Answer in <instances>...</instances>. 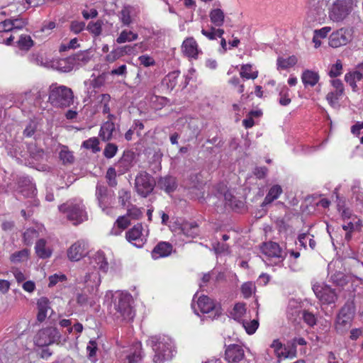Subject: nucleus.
<instances>
[{"label": "nucleus", "mask_w": 363, "mask_h": 363, "mask_svg": "<svg viewBox=\"0 0 363 363\" xmlns=\"http://www.w3.org/2000/svg\"><path fill=\"white\" fill-rule=\"evenodd\" d=\"M147 344L152 349L155 354L152 357L154 363H163L172 359L176 352L172 339L164 335L150 336Z\"/></svg>", "instance_id": "1"}, {"label": "nucleus", "mask_w": 363, "mask_h": 363, "mask_svg": "<svg viewBox=\"0 0 363 363\" xmlns=\"http://www.w3.org/2000/svg\"><path fill=\"white\" fill-rule=\"evenodd\" d=\"M48 102L57 108H67L74 103V94L72 90L64 85L52 84L48 89Z\"/></svg>", "instance_id": "2"}, {"label": "nucleus", "mask_w": 363, "mask_h": 363, "mask_svg": "<svg viewBox=\"0 0 363 363\" xmlns=\"http://www.w3.org/2000/svg\"><path fill=\"white\" fill-rule=\"evenodd\" d=\"M59 210L65 214L73 225H79L88 219L85 206L82 201L70 200L59 206Z\"/></svg>", "instance_id": "3"}, {"label": "nucleus", "mask_w": 363, "mask_h": 363, "mask_svg": "<svg viewBox=\"0 0 363 363\" xmlns=\"http://www.w3.org/2000/svg\"><path fill=\"white\" fill-rule=\"evenodd\" d=\"M196 295L197 294L194 295L193 298V303L191 304V307L196 315H199V313L196 306H197L198 309L202 313L207 314L208 315L206 318H208L211 320H214L215 318H217L221 315L222 310L218 303L216 302L210 297L203 295L199 296L196 301V303H195L194 298L196 296Z\"/></svg>", "instance_id": "4"}, {"label": "nucleus", "mask_w": 363, "mask_h": 363, "mask_svg": "<svg viewBox=\"0 0 363 363\" xmlns=\"http://www.w3.org/2000/svg\"><path fill=\"white\" fill-rule=\"evenodd\" d=\"M109 295L114 298V308L118 313L117 317H121L125 320H132L135 315V313L130 303L131 296L127 294L119 292H116L114 295L111 292L106 294V296Z\"/></svg>", "instance_id": "5"}, {"label": "nucleus", "mask_w": 363, "mask_h": 363, "mask_svg": "<svg viewBox=\"0 0 363 363\" xmlns=\"http://www.w3.org/2000/svg\"><path fill=\"white\" fill-rule=\"evenodd\" d=\"M261 251L265 256L263 260L267 265H279L285 258V253L279 245L274 242L264 243L261 247Z\"/></svg>", "instance_id": "6"}, {"label": "nucleus", "mask_w": 363, "mask_h": 363, "mask_svg": "<svg viewBox=\"0 0 363 363\" xmlns=\"http://www.w3.org/2000/svg\"><path fill=\"white\" fill-rule=\"evenodd\" d=\"M352 3L350 0H336L331 5L328 16L333 22L343 21L352 11Z\"/></svg>", "instance_id": "7"}, {"label": "nucleus", "mask_w": 363, "mask_h": 363, "mask_svg": "<svg viewBox=\"0 0 363 363\" xmlns=\"http://www.w3.org/2000/svg\"><path fill=\"white\" fill-rule=\"evenodd\" d=\"M155 184L152 175L145 171L139 172L135 179L136 191L143 197H147L153 191Z\"/></svg>", "instance_id": "8"}, {"label": "nucleus", "mask_w": 363, "mask_h": 363, "mask_svg": "<svg viewBox=\"0 0 363 363\" xmlns=\"http://www.w3.org/2000/svg\"><path fill=\"white\" fill-rule=\"evenodd\" d=\"M95 195L99 206L101 208L102 211L107 215H111L113 213L111 205L113 195L108 191L107 187L104 184L97 183Z\"/></svg>", "instance_id": "9"}, {"label": "nucleus", "mask_w": 363, "mask_h": 363, "mask_svg": "<svg viewBox=\"0 0 363 363\" xmlns=\"http://www.w3.org/2000/svg\"><path fill=\"white\" fill-rule=\"evenodd\" d=\"M60 338V334L54 327H47L40 330L34 337V342L38 347L52 345Z\"/></svg>", "instance_id": "10"}, {"label": "nucleus", "mask_w": 363, "mask_h": 363, "mask_svg": "<svg viewBox=\"0 0 363 363\" xmlns=\"http://www.w3.org/2000/svg\"><path fill=\"white\" fill-rule=\"evenodd\" d=\"M352 40V30L348 28H342L331 33L329 37L328 44L330 47L337 48L347 45Z\"/></svg>", "instance_id": "11"}, {"label": "nucleus", "mask_w": 363, "mask_h": 363, "mask_svg": "<svg viewBox=\"0 0 363 363\" xmlns=\"http://www.w3.org/2000/svg\"><path fill=\"white\" fill-rule=\"evenodd\" d=\"M143 227L141 223L135 225L125 233L127 240L137 247H142L147 241V234L143 233Z\"/></svg>", "instance_id": "12"}, {"label": "nucleus", "mask_w": 363, "mask_h": 363, "mask_svg": "<svg viewBox=\"0 0 363 363\" xmlns=\"http://www.w3.org/2000/svg\"><path fill=\"white\" fill-rule=\"evenodd\" d=\"M353 311L350 306H344L339 312L335 328L338 333H343L348 328H350L352 318Z\"/></svg>", "instance_id": "13"}, {"label": "nucleus", "mask_w": 363, "mask_h": 363, "mask_svg": "<svg viewBox=\"0 0 363 363\" xmlns=\"http://www.w3.org/2000/svg\"><path fill=\"white\" fill-rule=\"evenodd\" d=\"M87 254V243L80 240L72 244L67 250V257L71 261H79Z\"/></svg>", "instance_id": "14"}, {"label": "nucleus", "mask_w": 363, "mask_h": 363, "mask_svg": "<svg viewBox=\"0 0 363 363\" xmlns=\"http://www.w3.org/2000/svg\"><path fill=\"white\" fill-rule=\"evenodd\" d=\"M313 289L317 298L323 303H334L337 298L334 290L328 286H314Z\"/></svg>", "instance_id": "15"}, {"label": "nucleus", "mask_w": 363, "mask_h": 363, "mask_svg": "<svg viewBox=\"0 0 363 363\" xmlns=\"http://www.w3.org/2000/svg\"><path fill=\"white\" fill-rule=\"evenodd\" d=\"M244 350L239 345L232 344L225 349V359L228 362L238 363L244 358Z\"/></svg>", "instance_id": "16"}, {"label": "nucleus", "mask_w": 363, "mask_h": 363, "mask_svg": "<svg viewBox=\"0 0 363 363\" xmlns=\"http://www.w3.org/2000/svg\"><path fill=\"white\" fill-rule=\"evenodd\" d=\"M182 51L189 57L197 59L201 51L198 48V44L192 37L187 38L182 43Z\"/></svg>", "instance_id": "17"}, {"label": "nucleus", "mask_w": 363, "mask_h": 363, "mask_svg": "<svg viewBox=\"0 0 363 363\" xmlns=\"http://www.w3.org/2000/svg\"><path fill=\"white\" fill-rule=\"evenodd\" d=\"M97 291H83L79 293L77 296V302L82 306H93L98 301Z\"/></svg>", "instance_id": "18"}, {"label": "nucleus", "mask_w": 363, "mask_h": 363, "mask_svg": "<svg viewBox=\"0 0 363 363\" xmlns=\"http://www.w3.org/2000/svg\"><path fill=\"white\" fill-rule=\"evenodd\" d=\"M173 246L168 242H160L152 250V257L154 259L168 257L172 252Z\"/></svg>", "instance_id": "19"}, {"label": "nucleus", "mask_w": 363, "mask_h": 363, "mask_svg": "<svg viewBox=\"0 0 363 363\" xmlns=\"http://www.w3.org/2000/svg\"><path fill=\"white\" fill-rule=\"evenodd\" d=\"M91 263L94 267L98 268L104 272H106L108 269V263L105 257V254L102 251L96 252L91 257Z\"/></svg>", "instance_id": "20"}, {"label": "nucleus", "mask_w": 363, "mask_h": 363, "mask_svg": "<svg viewBox=\"0 0 363 363\" xmlns=\"http://www.w3.org/2000/svg\"><path fill=\"white\" fill-rule=\"evenodd\" d=\"M37 306L38 309L37 320L40 323L43 322L48 315L49 311H52L50 306L49 300L45 297H41L37 303Z\"/></svg>", "instance_id": "21"}, {"label": "nucleus", "mask_w": 363, "mask_h": 363, "mask_svg": "<svg viewBox=\"0 0 363 363\" xmlns=\"http://www.w3.org/2000/svg\"><path fill=\"white\" fill-rule=\"evenodd\" d=\"M115 129L113 122L110 121H106L101 125L99 135L103 141H109L113 138Z\"/></svg>", "instance_id": "22"}, {"label": "nucleus", "mask_w": 363, "mask_h": 363, "mask_svg": "<svg viewBox=\"0 0 363 363\" xmlns=\"http://www.w3.org/2000/svg\"><path fill=\"white\" fill-rule=\"evenodd\" d=\"M323 14V9L322 6L319 5V2L316 3L314 0L311 1L307 11V17L310 21L320 20Z\"/></svg>", "instance_id": "23"}, {"label": "nucleus", "mask_w": 363, "mask_h": 363, "mask_svg": "<svg viewBox=\"0 0 363 363\" xmlns=\"http://www.w3.org/2000/svg\"><path fill=\"white\" fill-rule=\"evenodd\" d=\"M320 76L318 73L310 69H306L301 74V81L305 87L314 86L318 82Z\"/></svg>", "instance_id": "24"}, {"label": "nucleus", "mask_w": 363, "mask_h": 363, "mask_svg": "<svg viewBox=\"0 0 363 363\" xmlns=\"http://www.w3.org/2000/svg\"><path fill=\"white\" fill-rule=\"evenodd\" d=\"M282 194V189L281 186L275 184L272 186L267 194L266 195L263 202L261 204V207L264 208L266 206L272 203L274 200L277 199L279 196Z\"/></svg>", "instance_id": "25"}, {"label": "nucleus", "mask_w": 363, "mask_h": 363, "mask_svg": "<svg viewBox=\"0 0 363 363\" xmlns=\"http://www.w3.org/2000/svg\"><path fill=\"white\" fill-rule=\"evenodd\" d=\"M158 186L166 192L174 191L177 186L176 179L172 176L160 177L157 182Z\"/></svg>", "instance_id": "26"}, {"label": "nucleus", "mask_w": 363, "mask_h": 363, "mask_svg": "<svg viewBox=\"0 0 363 363\" xmlns=\"http://www.w3.org/2000/svg\"><path fill=\"white\" fill-rule=\"evenodd\" d=\"M342 229L346 231L345 240L349 241L352 238V232L361 230V220L357 217H354L352 220L342 225Z\"/></svg>", "instance_id": "27"}, {"label": "nucleus", "mask_w": 363, "mask_h": 363, "mask_svg": "<svg viewBox=\"0 0 363 363\" xmlns=\"http://www.w3.org/2000/svg\"><path fill=\"white\" fill-rule=\"evenodd\" d=\"M84 281L88 286L91 288L92 291H97V287L101 283V278L99 273L94 270L90 273L86 274L84 278Z\"/></svg>", "instance_id": "28"}, {"label": "nucleus", "mask_w": 363, "mask_h": 363, "mask_svg": "<svg viewBox=\"0 0 363 363\" xmlns=\"http://www.w3.org/2000/svg\"><path fill=\"white\" fill-rule=\"evenodd\" d=\"M181 231L186 238H196L199 235V228L195 223H183Z\"/></svg>", "instance_id": "29"}, {"label": "nucleus", "mask_w": 363, "mask_h": 363, "mask_svg": "<svg viewBox=\"0 0 363 363\" xmlns=\"http://www.w3.org/2000/svg\"><path fill=\"white\" fill-rule=\"evenodd\" d=\"M57 67L59 70L64 72L72 71L73 69L76 68L74 57H72L71 55L68 57L60 60L57 62Z\"/></svg>", "instance_id": "30"}, {"label": "nucleus", "mask_w": 363, "mask_h": 363, "mask_svg": "<svg viewBox=\"0 0 363 363\" xmlns=\"http://www.w3.org/2000/svg\"><path fill=\"white\" fill-rule=\"evenodd\" d=\"M133 156L130 154H124L118 160L117 166L121 174H124L132 167Z\"/></svg>", "instance_id": "31"}, {"label": "nucleus", "mask_w": 363, "mask_h": 363, "mask_svg": "<svg viewBox=\"0 0 363 363\" xmlns=\"http://www.w3.org/2000/svg\"><path fill=\"white\" fill-rule=\"evenodd\" d=\"M46 241L44 239H40L35 245V249L37 255L43 259L50 257L52 252L49 248H46Z\"/></svg>", "instance_id": "32"}, {"label": "nucleus", "mask_w": 363, "mask_h": 363, "mask_svg": "<svg viewBox=\"0 0 363 363\" xmlns=\"http://www.w3.org/2000/svg\"><path fill=\"white\" fill-rule=\"evenodd\" d=\"M211 22L216 26L220 27L224 23V13L220 9H215L211 11L209 13Z\"/></svg>", "instance_id": "33"}, {"label": "nucleus", "mask_w": 363, "mask_h": 363, "mask_svg": "<svg viewBox=\"0 0 363 363\" xmlns=\"http://www.w3.org/2000/svg\"><path fill=\"white\" fill-rule=\"evenodd\" d=\"M297 62V58L294 56H290L287 58L278 57L277 65V69H286L295 65Z\"/></svg>", "instance_id": "34"}, {"label": "nucleus", "mask_w": 363, "mask_h": 363, "mask_svg": "<svg viewBox=\"0 0 363 363\" xmlns=\"http://www.w3.org/2000/svg\"><path fill=\"white\" fill-rule=\"evenodd\" d=\"M225 205L231 208L238 209L243 205L242 202L238 200L230 192L226 191L224 194Z\"/></svg>", "instance_id": "35"}, {"label": "nucleus", "mask_w": 363, "mask_h": 363, "mask_svg": "<svg viewBox=\"0 0 363 363\" xmlns=\"http://www.w3.org/2000/svg\"><path fill=\"white\" fill-rule=\"evenodd\" d=\"M138 35L130 30H123L119 36L116 39V42L119 44L124 43L126 42H131L137 40Z\"/></svg>", "instance_id": "36"}, {"label": "nucleus", "mask_w": 363, "mask_h": 363, "mask_svg": "<svg viewBox=\"0 0 363 363\" xmlns=\"http://www.w3.org/2000/svg\"><path fill=\"white\" fill-rule=\"evenodd\" d=\"M245 312V304L242 303H238L234 306L232 311L230 312V315L234 320L240 321Z\"/></svg>", "instance_id": "37"}, {"label": "nucleus", "mask_w": 363, "mask_h": 363, "mask_svg": "<svg viewBox=\"0 0 363 363\" xmlns=\"http://www.w3.org/2000/svg\"><path fill=\"white\" fill-rule=\"evenodd\" d=\"M297 303L295 301H290L287 308V316L289 319L295 320L300 313H301Z\"/></svg>", "instance_id": "38"}, {"label": "nucleus", "mask_w": 363, "mask_h": 363, "mask_svg": "<svg viewBox=\"0 0 363 363\" xmlns=\"http://www.w3.org/2000/svg\"><path fill=\"white\" fill-rule=\"evenodd\" d=\"M143 359L141 345L136 347L135 350L126 357L128 363H141Z\"/></svg>", "instance_id": "39"}, {"label": "nucleus", "mask_w": 363, "mask_h": 363, "mask_svg": "<svg viewBox=\"0 0 363 363\" xmlns=\"http://www.w3.org/2000/svg\"><path fill=\"white\" fill-rule=\"evenodd\" d=\"M59 157L64 164H72L74 157L66 146H63L59 153Z\"/></svg>", "instance_id": "40"}, {"label": "nucleus", "mask_w": 363, "mask_h": 363, "mask_svg": "<svg viewBox=\"0 0 363 363\" xmlns=\"http://www.w3.org/2000/svg\"><path fill=\"white\" fill-rule=\"evenodd\" d=\"M352 191L355 200L359 202L360 206H363V188L361 186L359 182L355 181L354 182Z\"/></svg>", "instance_id": "41"}, {"label": "nucleus", "mask_w": 363, "mask_h": 363, "mask_svg": "<svg viewBox=\"0 0 363 363\" xmlns=\"http://www.w3.org/2000/svg\"><path fill=\"white\" fill-rule=\"evenodd\" d=\"M16 43L21 50H28L33 46V41L30 35H21Z\"/></svg>", "instance_id": "42"}, {"label": "nucleus", "mask_w": 363, "mask_h": 363, "mask_svg": "<svg viewBox=\"0 0 363 363\" xmlns=\"http://www.w3.org/2000/svg\"><path fill=\"white\" fill-rule=\"evenodd\" d=\"M252 71V65L250 64L243 65L241 66L240 70V76L242 78H245L247 79H255L258 77V72L255 71L251 72Z\"/></svg>", "instance_id": "43"}, {"label": "nucleus", "mask_w": 363, "mask_h": 363, "mask_svg": "<svg viewBox=\"0 0 363 363\" xmlns=\"http://www.w3.org/2000/svg\"><path fill=\"white\" fill-rule=\"evenodd\" d=\"M82 146L86 149L91 150L94 153L100 151L99 139L95 137L84 141Z\"/></svg>", "instance_id": "44"}, {"label": "nucleus", "mask_w": 363, "mask_h": 363, "mask_svg": "<svg viewBox=\"0 0 363 363\" xmlns=\"http://www.w3.org/2000/svg\"><path fill=\"white\" fill-rule=\"evenodd\" d=\"M289 89L283 85L279 89V102L281 106H287L291 103V99L289 96Z\"/></svg>", "instance_id": "45"}, {"label": "nucleus", "mask_w": 363, "mask_h": 363, "mask_svg": "<svg viewBox=\"0 0 363 363\" xmlns=\"http://www.w3.org/2000/svg\"><path fill=\"white\" fill-rule=\"evenodd\" d=\"M29 251L27 249L16 252L11 255V261L12 262H21L26 260L28 257Z\"/></svg>", "instance_id": "46"}, {"label": "nucleus", "mask_w": 363, "mask_h": 363, "mask_svg": "<svg viewBox=\"0 0 363 363\" xmlns=\"http://www.w3.org/2000/svg\"><path fill=\"white\" fill-rule=\"evenodd\" d=\"M38 237V233L33 228L27 229L23 233V240L26 245H31L33 240Z\"/></svg>", "instance_id": "47"}, {"label": "nucleus", "mask_w": 363, "mask_h": 363, "mask_svg": "<svg viewBox=\"0 0 363 363\" xmlns=\"http://www.w3.org/2000/svg\"><path fill=\"white\" fill-rule=\"evenodd\" d=\"M103 22L98 20L96 22H89L87 26V30L96 36L101 35L102 31Z\"/></svg>", "instance_id": "48"}, {"label": "nucleus", "mask_w": 363, "mask_h": 363, "mask_svg": "<svg viewBox=\"0 0 363 363\" xmlns=\"http://www.w3.org/2000/svg\"><path fill=\"white\" fill-rule=\"evenodd\" d=\"M101 98L100 101L102 104V113H108V118H111L113 115L110 114V107H109V101L111 100V96L109 94H103L99 96Z\"/></svg>", "instance_id": "49"}, {"label": "nucleus", "mask_w": 363, "mask_h": 363, "mask_svg": "<svg viewBox=\"0 0 363 363\" xmlns=\"http://www.w3.org/2000/svg\"><path fill=\"white\" fill-rule=\"evenodd\" d=\"M298 239L300 245L305 248L307 246V243H308L310 247L312 250H313L315 247V241L313 238H309V235L306 233H302L299 235Z\"/></svg>", "instance_id": "50"}, {"label": "nucleus", "mask_w": 363, "mask_h": 363, "mask_svg": "<svg viewBox=\"0 0 363 363\" xmlns=\"http://www.w3.org/2000/svg\"><path fill=\"white\" fill-rule=\"evenodd\" d=\"M242 326L245 328L247 334L252 335L258 328L259 322L255 319L250 321L242 320Z\"/></svg>", "instance_id": "51"}, {"label": "nucleus", "mask_w": 363, "mask_h": 363, "mask_svg": "<svg viewBox=\"0 0 363 363\" xmlns=\"http://www.w3.org/2000/svg\"><path fill=\"white\" fill-rule=\"evenodd\" d=\"M342 72V64L340 60H337L334 65H332L328 74L330 77H337L341 75Z\"/></svg>", "instance_id": "52"}, {"label": "nucleus", "mask_w": 363, "mask_h": 363, "mask_svg": "<svg viewBox=\"0 0 363 363\" xmlns=\"http://www.w3.org/2000/svg\"><path fill=\"white\" fill-rule=\"evenodd\" d=\"M302 318L303 321L311 327L314 326L316 325L317 323V318L315 316V315L308 311H302L301 312Z\"/></svg>", "instance_id": "53"}, {"label": "nucleus", "mask_w": 363, "mask_h": 363, "mask_svg": "<svg viewBox=\"0 0 363 363\" xmlns=\"http://www.w3.org/2000/svg\"><path fill=\"white\" fill-rule=\"evenodd\" d=\"M213 250L218 255H228L230 253L229 246L227 244L216 242L212 245Z\"/></svg>", "instance_id": "54"}, {"label": "nucleus", "mask_w": 363, "mask_h": 363, "mask_svg": "<svg viewBox=\"0 0 363 363\" xmlns=\"http://www.w3.org/2000/svg\"><path fill=\"white\" fill-rule=\"evenodd\" d=\"M72 56L74 57L76 68L86 64L89 60V57L85 52H79Z\"/></svg>", "instance_id": "55"}, {"label": "nucleus", "mask_w": 363, "mask_h": 363, "mask_svg": "<svg viewBox=\"0 0 363 363\" xmlns=\"http://www.w3.org/2000/svg\"><path fill=\"white\" fill-rule=\"evenodd\" d=\"M331 281L337 286H344L347 284V277L340 272H335L330 277Z\"/></svg>", "instance_id": "56"}, {"label": "nucleus", "mask_w": 363, "mask_h": 363, "mask_svg": "<svg viewBox=\"0 0 363 363\" xmlns=\"http://www.w3.org/2000/svg\"><path fill=\"white\" fill-rule=\"evenodd\" d=\"M118 151V146L113 143H108L104 150V155L106 158L111 159L113 157Z\"/></svg>", "instance_id": "57"}, {"label": "nucleus", "mask_w": 363, "mask_h": 363, "mask_svg": "<svg viewBox=\"0 0 363 363\" xmlns=\"http://www.w3.org/2000/svg\"><path fill=\"white\" fill-rule=\"evenodd\" d=\"M116 173L113 167H109L106 172V178L110 186H116L117 185Z\"/></svg>", "instance_id": "58"}, {"label": "nucleus", "mask_w": 363, "mask_h": 363, "mask_svg": "<svg viewBox=\"0 0 363 363\" xmlns=\"http://www.w3.org/2000/svg\"><path fill=\"white\" fill-rule=\"evenodd\" d=\"M123 52L122 48L113 50L106 56V60L108 62H113L123 55Z\"/></svg>", "instance_id": "59"}, {"label": "nucleus", "mask_w": 363, "mask_h": 363, "mask_svg": "<svg viewBox=\"0 0 363 363\" xmlns=\"http://www.w3.org/2000/svg\"><path fill=\"white\" fill-rule=\"evenodd\" d=\"M179 71H174L168 74L166 77L165 80L168 81L167 82L168 87L173 89L177 84V79L179 75Z\"/></svg>", "instance_id": "60"}, {"label": "nucleus", "mask_w": 363, "mask_h": 363, "mask_svg": "<svg viewBox=\"0 0 363 363\" xmlns=\"http://www.w3.org/2000/svg\"><path fill=\"white\" fill-rule=\"evenodd\" d=\"M36 128V123L33 121H29L23 130V135L27 138L31 137L35 133Z\"/></svg>", "instance_id": "61"}, {"label": "nucleus", "mask_w": 363, "mask_h": 363, "mask_svg": "<svg viewBox=\"0 0 363 363\" xmlns=\"http://www.w3.org/2000/svg\"><path fill=\"white\" fill-rule=\"evenodd\" d=\"M116 223L119 228L124 230L130 224V218L126 214L125 216L118 217L116 221Z\"/></svg>", "instance_id": "62"}, {"label": "nucleus", "mask_w": 363, "mask_h": 363, "mask_svg": "<svg viewBox=\"0 0 363 363\" xmlns=\"http://www.w3.org/2000/svg\"><path fill=\"white\" fill-rule=\"evenodd\" d=\"M120 18L123 25L129 26L132 22L130 11L128 9H123L121 11Z\"/></svg>", "instance_id": "63"}, {"label": "nucleus", "mask_w": 363, "mask_h": 363, "mask_svg": "<svg viewBox=\"0 0 363 363\" xmlns=\"http://www.w3.org/2000/svg\"><path fill=\"white\" fill-rule=\"evenodd\" d=\"M130 199V191L121 189L118 191V200L122 206H125L127 202Z\"/></svg>", "instance_id": "64"}]
</instances>
